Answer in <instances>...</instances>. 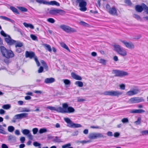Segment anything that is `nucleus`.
Masks as SVG:
<instances>
[{
	"instance_id": "nucleus-12",
	"label": "nucleus",
	"mask_w": 148,
	"mask_h": 148,
	"mask_svg": "<svg viewBox=\"0 0 148 148\" xmlns=\"http://www.w3.org/2000/svg\"><path fill=\"white\" fill-rule=\"evenodd\" d=\"M140 91V90L138 89L135 88L127 92L126 95L128 96H132L138 94Z\"/></svg>"
},
{
	"instance_id": "nucleus-17",
	"label": "nucleus",
	"mask_w": 148,
	"mask_h": 148,
	"mask_svg": "<svg viewBox=\"0 0 148 148\" xmlns=\"http://www.w3.org/2000/svg\"><path fill=\"white\" fill-rule=\"evenodd\" d=\"M143 4H145L144 3L142 4L141 5H136L135 7V10L136 11L138 12H141L143 10H144V8L143 7Z\"/></svg>"
},
{
	"instance_id": "nucleus-26",
	"label": "nucleus",
	"mask_w": 148,
	"mask_h": 148,
	"mask_svg": "<svg viewBox=\"0 0 148 148\" xmlns=\"http://www.w3.org/2000/svg\"><path fill=\"white\" fill-rule=\"evenodd\" d=\"M16 137L14 135H11L8 136V140L9 141H13L15 142L16 141Z\"/></svg>"
},
{
	"instance_id": "nucleus-25",
	"label": "nucleus",
	"mask_w": 148,
	"mask_h": 148,
	"mask_svg": "<svg viewBox=\"0 0 148 148\" xmlns=\"http://www.w3.org/2000/svg\"><path fill=\"white\" fill-rule=\"evenodd\" d=\"M14 45H15L16 48L17 47H21L23 46V43L20 41H16V42L15 43Z\"/></svg>"
},
{
	"instance_id": "nucleus-21",
	"label": "nucleus",
	"mask_w": 148,
	"mask_h": 148,
	"mask_svg": "<svg viewBox=\"0 0 148 148\" xmlns=\"http://www.w3.org/2000/svg\"><path fill=\"white\" fill-rule=\"evenodd\" d=\"M47 5H56L58 6L60 5V3L56 1H51L50 2L47 1Z\"/></svg>"
},
{
	"instance_id": "nucleus-61",
	"label": "nucleus",
	"mask_w": 148,
	"mask_h": 148,
	"mask_svg": "<svg viewBox=\"0 0 148 148\" xmlns=\"http://www.w3.org/2000/svg\"><path fill=\"white\" fill-rule=\"evenodd\" d=\"M120 88L122 90H125V85L123 84H122L119 85Z\"/></svg>"
},
{
	"instance_id": "nucleus-1",
	"label": "nucleus",
	"mask_w": 148,
	"mask_h": 148,
	"mask_svg": "<svg viewBox=\"0 0 148 148\" xmlns=\"http://www.w3.org/2000/svg\"><path fill=\"white\" fill-rule=\"evenodd\" d=\"M0 50L3 56L7 58L4 60V61L7 64H9L10 62L8 59L14 56V54L11 50H8L4 46L0 47Z\"/></svg>"
},
{
	"instance_id": "nucleus-52",
	"label": "nucleus",
	"mask_w": 148,
	"mask_h": 148,
	"mask_svg": "<svg viewBox=\"0 0 148 148\" xmlns=\"http://www.w3.org/2000/svg\"><path fill=\"white\" fill-rule=\"evenodd\" d=\"M125 3L129 5L130 6L132 5V3L130 0H125Z\"/></svg>"
},
{
	"instance_id": "nucleus-41",
	"label": "nucleus",
	"mask_w": 148,
	"mask_h": 148,
	"mask_svg": "<svg viewBox=\"0 0 148 148\" xmlns=\"http://www.w3.org/2000/svg\"><path fill=\"white\" fill-rule=\"evenodd\" d=\"M75 84L77 85L79 87H82L83 86V83L80 81H76L75 83Z\"/></svg>"
},
{
	"instance_id": "nucleus-37",
	"label": "nucleus",
	"mask_w": 148,
	"mask_h": 148,
	"mask_svg": "<svg viewBox=\"0 0 148 148\" xmlns=\"http://www.w3.org/2000/svg\"><path fill=\"white\" fill-rule=\"evenodd\" d=\"M11 107V106L9 104H5L3 106L2 108L4 109L8 110Z\"/></svg>"
},
{
	"instance_id": "nucleus-64",
	"label": "nucleus",
	"mask_w": 148,
	"mask_h": 148,
	"mask_svg": "<svg viewBox=\"0 0 148 148\" xmlns=\"http://www.w3.org/2000/svg\"><path fill=\"white\" fill-rule=\"evenodd\" d=\"M2 148H8V146L5 144L3 143L1 145Z\"/></svg>"
},
{
	"instance_id": "nucleus-40",
	"label": "nucleus",
	"mask_w": 148,
	"mask_h": 148,
	"mask_svg": "<svg viewBox=\"0 0 148 148\" xmlns=\"http://www.w3.org/2000/svg\"><path fill=\"white\" fill-rule=\"evenodd\" d=\"M64 83L66 85L69 86L71 84L70 81L68 79H64L63 80Z\"/></svg>"
},
{
	"instance_id": "nucleus-6",
	"label": "nucleus",
	"mask_w": 148,
	"mask_h": 148,
	"mask_svg": "<svg viewBox=\"0 0 148 148\" xmlns=\"http://www.w3.org/2000/svg\"><path fill=\"white\" fill-rule=\"evenodd\" d=\"M60 27L64 31L68 33H73L77 32V30L74 28H71L69 26L62 25Z\"/></svg>"
},
{
	"instance_id": "nucleus-56",
	"label": "nucleus",
	"mask_w": 148,
	"mask_h": 148,
	"mask_svg": "<svg viewBox=\"0 0 148 148\" xmlns=\"http://www.w3.org/2000/svg\"><path fill=\"white\" fill-rule=\"evenodd\" d=\"M99 62L103 64H105L106 63V61L104 59H101L99 60Z\"/></svg>"
},
{
	"instance_id": "nucleus-36",
	"label": "nucleus",
	"mask_w": 148,
	"mask_h": 148,
	"mask_svg": "<svg viewBox=\"0 0 148 148\" xmlns=\"http://www.w3.org/2000/svg\"><path fill=\"white\" fill-rule=\"evenodd\" d=\"M36 2L40 4L43 3L44 4H47V1L44 0H36Z\"/></svg>"
},
{
	"instance_id": "nucleus-60",
	"label": "nucleus",
	"mask_w": 148,
	"mask_h": 148,
	"mask_svg": "<svg viewBox=\"0 0 148 148\" xmlns=\"http://www.w3.org/2000/svg\"><path fill=\"white\" fill-rule=\"evenodd\" d=\"M15 134L16 135L18 136L20 135V131L18 130H16L14 132Z\"/></svg>"
},
{
	"instance_id": "nucleus-3",
	"label": "nucleus",
	"mask_w": 148,
	"mask_h": 148,
	"mask_svg": "<svg viewBox=\"0 0 148 148\" xmlns=\"http://www.w3.org/2000/svg\"><path fill=\"white\" fill-rule=\"evenodd\" d=\"M114 50L122 56H125L127 54V51L119 45H114L113 46Z\"/></svg>"
},
{
	"instance_id": "nucleus-44",
	"label": "nucleus",
	"mask_w": 148,
	"mask_h": 148,
	"mask_svg": "<svg viewBox=\"0 0 148 148\" xmlns=\"http://www.w3.org/2000/svg\"><path fill=\"white\" fill-rule=\"evenodd\" d=\"M133 16L134 18H136L138 20H141V17L139 15H138V14H133Z\"/></svg>"
},
{
	"instance_id": "nucleus-34",
	"label": "nucleus",
	"mask_w": 148,
	"mask_h": 148,
	"mask_svg": "<svg viewBox=\"0 0 148 148\" xmlns=\"http://www.w3.org/2000/svg\"><path fill=\"white\" fill-rule=\"evenodd\" d=\"M17 8L21 11L22 12H27V9L21 6L17 7Z\"/></svg>"
},
{
	"instance_id": "nucleus-20",
	"label": "nucleus",
	"mask_w": 148,
	"mask_h": 148,
	"mask_svg": "<svg viewBox=\"0 0 148 148\" xmlns=\"http://www.w3.org/2000/svg\"><path fill=\"white\" fill-rule=\"evenodd\" d=\"M145 111L143 109H133L131 110L130 112L133 113H144Z\"/></svg>"
},
{
	"instance_id": "nucleus-54",
	"label": "nucleus",
	"mask_w": 148,
	"mask_h": 148,
	"mask_svg": "<svg viewBox=\"0 0 148 148\" xmlns=\"http://www.w3.org/2000/svg\"><path fill=\"white\" fill-rule=\"evenodd\" d=\"M1 33V34L3 36L5 37H7L8 36V35H8V34H5L4 32V31H3V30H1V33Z\"/></svg>"
},
{
	"instance_id": "nucleus-55",
	"label": "nucleus",
	"mask_w": 148,
	"mask_h": 148,
	"mask_svg": "<svg viewBox=\"0 0 148 148\" xmlns=\"http://www.w3.org/2000/svg\"><path fill=\"white\" fill-rule=\"evenodd\" d=\"M25 138L24 137H21L20 139V141L21 143H23L25 141Z\"/></svg>"
},
{
	"instance_id": "nucleus-57",
	"label": "nucleus",
	"mask_w": 148,
	"mask_h": 148,
	"mask_svg": "<svg viewBox=\"0 0 148 148\" xmlns=\"http://www.w3.org/2000/svg\"><path fill=\"white\" fill-rule=\"evenodd\" d=\"M30 37L33 40H36L37 39V37L36 36L33 34H31L30 35Z\"/></svg>"
},
{
	"instance_id": "nucleus-7",
	"label": "nucleus",
	"mask_w": 148,
	"mask_h": 148,
	"mask_svg": "<svg viewBox=\"0 0 148 148\" xmlns=\"http://www.w3.org/2000/svg\"><path fill=\"white\" fill-rule=\"evenodd\" d=\"M123 93L118 90H111L105 92L103 94L106 95H110L113 96H117L121 95Z\"/></svg>"
},
{
	"instance_id": "nucleus-24",
	"label": "nucleus",
	"mask_w": 148,
	"mask_h": 148,
	"mask_svg": "<svg viewBox=\"0 0 148 148\" xmlns=\"http://www.w3.org/2000/svg\"><path fill=\"white\" fill-rule=\"evenodd\" d=\"M0 17L1 18V19H2L3 20L10 22H11L12 23H15V21H14L13 20H12L7 17H6L5 16H0Z\"/></svg>"
},
{
	"instance_id": "nucleus-27",
	"label": "nucleus",
	"mask_w": 148,
	"mask_h": 148,
	"mask_svg": "<svg viewBox=\"0 0 148 148\" xmlns=\"http://www.w3.org/2000/svg\"><path fill=\"white\" fill-rule=\"evenodd\" d=\"M61 46L63 48L66 49L69 51L70 52V50L69 49L67 45L63 42H61L60 43Z\"/></svg>"
},
{
	"instance_id": "nucleus-2",
	"label": "nucleus",
	"mask_w": 148,
	"mask_h": 148,
	"mask_svg": "<svg viewBox=\"0 0 148 148\" xmlns=\"http://www.w3.org/2000/svg\"><path fill=\"white\" fill-rule=\"evenodd\" d=\"M62 108L61 107V113H71L75 112V109L72 107H69L67 103L62 104Z\"/></svg>"
},
{
	"instance_id": "nucleus-15",
	"label": "nucleus",
	"mask_w": 148,
	"mask_h": 148,
	"mask_svg": "<svg viewBox=\"0 0 148 148\" xmlns=\"http://www.w3.org/2000/svg\"><path fill=\"white\" fill-rule=\"evenodd\" d=\"M47 108L51 110L55 111L61 113V107L60 106L56 108L54 107L48 106L47 107Z\"/></svg>"
},
{
	"instance_id": "nucleus-58",
	"label": "nucleus",
	"mask_w": 148,
	"mask_h": 148,
	"mask_svg": "<svg viewBox=\"0 0 148 148\" xmlns=\"http://www.w3.org/2000/svg\"><path fill=\"white\" fill-rule=\"evenodd\" d=\"M71 145V144L70 143H68L67 144L64 145L62 146V148H66L67 147L70 146Z\"/></svg>"
},
{
	"instance_id": "nucleus-13",
	"label": "nucleus",
	"mask_w": 148,
	"mask_h": 148,
	"mask_svg": "<svg viewBox=\"0 0 148 148\" xmlns=\"http://www.w3.org/2000/svg\"><path fill=\"white\" fill-rule=\"evenodd\" d=\"M4 40L6 43L9 45H14L16 40L12 39L10 35H8L7 37H5Z\"/></svg>"
},
{
	"instance_id": "nucleus-30",
	"label": "nucleus",
	"mask_w": 148,
	"mask_h": 148,
	"mask_svg": "<svg viewBox=\"0 0 148 148\" xmlns=\"http://www.w3.org/2000/svg\"><path fill=\"white\" fill-rule=\"evenodd\" d=\"M23 25L25 27H29L32 29H34V26L31 24H28L26 23L25 22L23 23Z\"/></svg>"
},
{
	"instance_id": "nucleus-29",
	"label": "nucleus",
	"mask_w": 148,
	"mask_h": 148,
	"mask_svg": "<svg viewBox=\"0 0 148 148\" xmlns=\"http://www.w3.org/2000/svg\"><path fill=\"white\" fill-rule=\"evenodd\" d=\"M43 45L45 48L46 49L48 50L49 52H51L52 51L51 46L49 45L46 44H43Z\"/></svg>"
},
{
	"instance_id": "nucleus-46",
	"label": "nucleus",
	"mask_w": 148,
	"mask_h": 148,
	"mask_svg": "<svg viewBox=\"0 0 148 148\" xmlns=\"http://www.w3.org/2000/svg\"><path fill=\"white\" fill-rule=\"evenodd\" d=\"M32 131L34 134H36L38 131V129L37 128H34L32 129Z\"/></svg>"
},
{
	"instance_id": "nucleus-51",
	"label": "nucleus",
	"mask_w": 148,
	"mask_h": 148,
	"mask_svg": "<svg viewBox=\"0 0 148 148\" xmlns=\"http://www.w3.org/2000/svg\"><path fill=\"white\" fill-rule=\"evenodd\" d=\"M0 133L4 134H7L6 132L4 130V128H2V129H0Z\"/></svg>"
},
{
	"instance_id": "nucleus-47",
	"label": "nucleus",
	"mask_w": 148,
	"mask_h": 148,
	"mask_svg": "<svg viewBox=\"0 0 148 148\" xmlns=\"http://www.w3.org/2000/svg\"><path fill=\"white\" fill-rule=\"evenodd\" d=\"M79 24L82 25L84 26H87L88 25V24L84 21H81L79 22Z\"/></svg>"
},
{
	"instance_id": "nucleus-19",
	"label": "nucleus",
	"mask_w": 148,
	"mask_h": 148,
	"mask_svg": "<svg viewBox=\"0 0 148 148\" xmlns=\"http://www.w3.org/2000/svg\"><path fill=\"white\" fill-rule=\"evenodd\" d=\"M55 81V79L54 78H46L45 79L44 82L46 84H50L53 83Z\"/></svg>"
},
{
	"instance_id": "nucleus-22",
	"label": "nucleus",
	"mask_w": 148,
	"mask_h": 148,
	"mask_svg": "<svg viewBox=\"0 0 148 148\" xmlns=\"http://www.w3.org/2000/svg\"><path fill=\"white\" fill-rule=\"evenodd\" d=\"M71 75L72 77L75 79L80 80L82 79V77L74 73H72Z\"/></svg>"
},
{
	"instance_id": "nucleus-59",
	"label": "nucleus",
	"mask_w": 148,
	"mask_h": 148,
	"mask_svg": "<svg viewBox=\"0 0 148 148\" xmlns=\"http://www.w3.org/2000/svg\"><path fill=\"white\" fill-rule=\"evenodd\" d=\"M43 71V68L42 66H40L39 67L38 70V73H42Z\"/></svg>"
},
{
	"instance_id": "nucleus-8",
	"label": "nucleus",
	"mask_w": 148,
	"mask_h": 148,
	"mask_svg": "<svg viewBox=\"0 0 148 148\" xmlns=\"http://www.w3.org/2000/svg\"><path fill=\"white\" fill-rule=\"evenodd\" d=\"M88 137L90 139H92L97 138H104L106 137V136L99 133H92L89 134Z\"/></svg>"
},
{
	"instance_id": "nucleus-23",
	"label": "nucleus",
	"mask_w": 148,
	"mask_h": 148,
	"mask_svg": "<svg viewBox=\"0 0 148 148\" xmlns=\"http://www.w3.org/2000/svg\"><path fill=\"white\" fill-rule=\"evenodd\" d=\"M17 119H21L20 114L14 115L12 118V122L15 123L16 122V120Z\"/></svg>"
},
{
	"instance_id": "nucleus-28",
	"label": "nucleus",
	"mask_w": 148,
	"mask_h": 148,
	"mask_svg": "<svg viewBox=\"0 0 148 148\" xmlns=\"http://www.w3.org/2000/svg\"><path fill=\"white\" fill-rule=\"evenodd\" d=\"M61 46L63 48L66 49L69 51L70 52V50L69 49L67 45L63 42H61L60 43Z\"/></svg>"
},
{
	"instance_id": "nucleus-38",
	"label": "nucleus",
	"mask_w": 148,
	"mask_h": 148,
	"mask_svg": "<svg viewBox=\"0 0 148 148\" xmlns=\"http://www.w3.org/2000/svg\"><path fill=\"white\" fill-rule=\"evenodd\" d=\"M33 145L36 147H38L37 148H41V144L37 141H35L33 143Z\"/></svg>"
},
{
	"instance_id": "nucleus-49",
	"label": "nucleus",
	"mask_w": 148,
	"mask_h": 148,
	"mask_svg": "<svg viewBox=\"0 0 148 148\" xmlns=\"http://www.w3.org/2000/svg\"><path fill=\"white\" fill-rule=\"evenodd\" d=\"M143 7L144 8V10H145L146 13L148 14V7H147L145 4H143Z\"/></svg>"
},
{
	"instance_id": "nucleus-39",
	"label": "nucleus",
	"mask_w": 148,
	"mask_h": 148,
	"mask_svg": "<svg viewBox=\"0 0 148 148\" xmlns=\"http://www.w3.org/2000/svg\"><path fill=\"white\" fill-rule=\"evenodd\" d=\"M47 132V129L45 128H43L40 129L39 132L40 134H42Z\"/></svg>"
},
{
	"instance_id": "nucleus-62",
	"label": "nucleus",
	"mask_w": 148,
	"mask_h": 148,
	"mask_svg": "<svg viewBox=\"0 0 148 148\" xmlns=\"http://www.w3.org/2000/svg\"><path fill=\"white\" fill-rule=\"evenodd\" d=\"M91 142V140H88L87 141L86 140H82L81 142H80V143L84 144H86L87 143H90Z\"/></svg>"
},
{
	"instance_id": "nucleus-53",
	"label": "nucleus",
	"mask_w": 148,
	"mask_h": 148,
	"mask_svg": "<svg viewBox=\"0 0 148 148\" xmlns=\"http://www.w3.org/2000/svg\"><path fill=\"white\" fill-rule=\"evenodd\" d=\"M141 133L143 136L147 135L148 134V130L142 131L141 132Z\"/></svg>"
},
{
	"instance_id": "nucleus-43",
	"label": "nucleus",
	"mask_w": 148,
	"mask_h": 148,
	"mask_svg": "<svg viewBox=\"0 0 148 148\" xmlns=\"http://www.w3.org/2000/svg\"><path fill=\"white\" fill-rule=\"evenodd\" d=\"M32 110H30L29 108H22V110L21 111V112H29L32 111Z\"/></svg>"
},
{
	"instance_id": "nucleus-31",
	"label": "nucleus",
	"mask_w": 148,
	"mask_h": 148,
	"mask_svg": "<svg viewBox=\"0 0 148 148\" xmlns=\"http://www.w3.org/2000/svg\"><path fill=\"white\" fill-rule=\"evenodd\" d=\"M10 9L14 13L19 14V13L17 9L14 7L11 6L10 7Z\"/></svg>"
},
{
	"instance_id": "nucleus-50",
	"label": "nucleus",
	"mask_w": 148,
	"mask_h": 148,
	"mask_svg": "<svg viewBox=\"0 0 148 148\" xmlns=\"http://www.w3.org/2000/svg\"><path fill=\"white\" fill-rule=\"evenodd\" d=\"M47 21L49 23H54L55 22V20L52 18H49L47 19Z\"/></svg>"
},
{
	"instance_id": "nucleus-63",
	"label": "nucleus",
	"mask_w": 148,
	"mask_h": 148,
	"mask_svg": "<svg viewBox=\"0 0 148 148\" xmlns=\"http://www.w3.org/2000/svg\"><path fill=\"white\" fill-rule=\"evenodd\" d=\"M27 136L29 139L31 140L33 139V136L30 132L27 135Z\"/></svg>"
},
{
	"instance_id": "nucleus-33",
	"label": "nucleus",
	"mask_w": 148,
	"mask_h": 148,
	"mask_svg": "<svg viewBox=\"0 0 148 148\" xmlns=\"http://www.w3.org/2000/svg\"><path fill=\"white\" fill-rule=\"evenodd\" d=\"M22 132L25 135H27L30 133V131L27 129H25L22 130Z\"/></svg>"
},
{
	"instance_id": "nucleus-35",
	"label": "nucleus",
	"mask_w": 148,
	"mask_h": 148,
	"mask_svg": "<svg viewBox=\"0 0 148 148\" xmlns=\"http://www.w3.org/2000/svg\"><path fill=\"white\" fill-rule=\"evenodd\" d=\"M15 130L14 127L12 126H9L8 127V131L10 132H12Z\"/></svg>"
},
{
	"instance_id": "nucleus-11",
	"label": "nucleus",
	"mask_w": 148,
	"mask_h": 148,
	"mask_svg": "<svg viewBox=\"0 0 148 148\" xmlns=\"http://www.w3.org/2000/svg\"><path fill=\"white\" fill-rule=\"evenodd\" d=\"M112 71L115 74V76L116 77H122L128 75V73L126 72L117 70H113Z\"/></svg>"
},
{
	"instance_id": "nucleus-48",
	"label": "nucleus",
	"mask_w": 148,
	"mask_h": 148,
	"mask_svg": "<svg viewBox=\"0 0 148 148\" xmlns=\"http://www.w3.org/2000/svg\"><path fill=\"white\" fill-rule=\"evenodd\" d=\"M121 121L123 123H128L129 122L128 119L127 118L123 119L121 120Z\"/></svg>"
},
{
	"instance_id": "nucleus-4",
	"label": "nucleus",
	"mask_w": 148,
	"mask_h": 148,
	"mask_svg": "<svg viewBox=\"0 0 148 148\" xmlns=\"http://www.w3.org/2000/svg\"><path fill=\"white\" fill-rule=\"evenodd\" d=\"M64 120L67 123V126L69 127L78 128L82 127V125L80 124L74 123L69 118H65Z\"/></svg>"
},
{
	"instance_id": "nucleus-45",
	"label": "nucleus",
	"mask_w": 148,
	"mask_h": 148,
	"mask_svg": "<svg viewBox=\"0 0 148 148\" xmlns=\"http://www.w3.org/2000/svg\"><path fill=\"white\" fill-rule=\"evenodd\" d=\"M141 118L140 117H138V118L137 121L134 122V123L136 125H139L141 123Z\"/></svg>"
},
{
	"instance_id": "nucleus-16",
	"label": "nucleus",
	"mask_w": 148,
	"mask_h": 148,
	"mask_svg": "<svg viewBox=\"0 0 148 148\" xmlns=\"http://www.w3.org/2000/svg\"><path fill=\"white\" fill-rule=\"evenodd\" d=\"M35 56V53L33 52L27 51L25 52V57L26 58H29L30 59H32Z\"/></svg>"
},
{
	"instance_id": "nucleus-9",
	"label": "nucleus",
	"mask_w": 148,
	"mask_h": 148,
	"mask_svg": "<svg viewBox=\"0 0 148 148\" xmlns=\"http://www.w3.org/2000/svg\"><path fill=\"white\" fill-rule=\"evenodd\" d=\"M144 101L143 97H133L130 99L128 102L130 103H138Z\"/></svg>"
},
{
	"instance_id": "nucleus-5",
	"label": "nucleus",
	"mask_w": 148,
	"mask_h": 148,
	"mask_svg": "<svg viewBox=\"0 0 148 148\" xmlns=\"http://www.w3.org/2000/svg\"><path fill=\"white\" fill-rule=\"evenodd\" d=\"M76 2L79 3V10L81 11L85 12L87 10V3L85 0H76Z\"/></svg>"
},
{
	"instance_id": "nucleus-42",
	"label": "nucleus",
	"mask_w": 148,
	"mask_h": 148,
	"mask_svg": "<svg viewBox=\"0 0 148 148\" xmlns=\"http://www.w3.org/2000/svg\"><path fill=\"white\" fill-rule=\"evenodd\" d=\"M21 119L26 118L28 114L27 113H23L20 114Z\"/></svg>"
},
{
	"instance_id": "nucleus-14",
	"label": "nucleus",
	"mask_w": 148,
	"mask_h": 148,
	"mask_svg": "<svg viewBox=\"0 0 148 148\" xmlns=\"http://www.w3.org/2000/svg\"><path fill=\"white\" fill-rule=\"evenodd\" d=\"M121 41L124 44L126 47L128 49H132L134 48V45L131 42H128L122 40H121Z\"/></svg>"
},
{
	"instance_id": "nucleus-18",
	"label": "nucleus",
	"mask_w": 148,
	"mask_h": 148,
	"mask_svg": "<svg viewBox=\"0 0 148 148\" xmlns=\"http://www.w3.org/2000/svg\"><path fill=\"white\" fill-rule=\"evenodd\" d=\"M108 12L110 14L113 15H117V11L114 6L111 8L108 11Z\"/></svg>"
},
{
	"instance_id": "nucleus-32",
	"label": "nucleus",
	"mask_w": 148,
	"mask_h": 148,
	"mask_svg": "<svg viewBox=\"0 0 148 148\" xmlns=\"http://www.w3.org/2000/svg\"><path fill=\"white\" fill-rule=\"evenodd\" d=\"M52 141L54 143H60L62 142L61 140L58 136H56L53 139Z\"/></svg>"
},
{
	"instance_id": "nucleus-10",
	"label": "nucleus",
	"mask_w": 148,
	"mask_h": 148,
	"mask_svg": "<svg viewBox=\"0 0 148 148\" xmlns=\"http://www.w3.org/2000/svg\"><path fill=\"white\" fill-rule=\"evenodd\" d=\"M65 12L64 10L56 8L51 9L49 11V14L52 15H55L59 13L61 15H62L64 14Z\"/></svg>"
}]
</instances>
